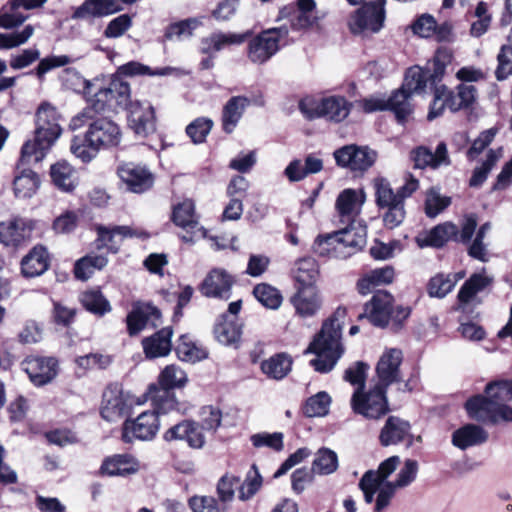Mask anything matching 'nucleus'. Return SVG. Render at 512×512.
Masks as SVG:
<instances>
[{"label": "nucleus", "mask_w": 512, "mask_h": 512, "mask_svg": "<svg viewBox=\"0 0 512 512\" xmlns=\"http://www.w3.org/2000/svg\"><path fill=\"white\" fill-rule=\"evenodd\" d=\"M386 0L364 4L349 20L350 31L355 35H368L381 30L385 20Z\"/></svg>", "instance_id": "nucleus-9"}, {"label": "nucleus", "mask_w": 512, "mask_h": 512, "mask_svg": "<svg viewBox=\"0 0 512 512\" xmlns=\"http://www.w3.org/2000/svg\"><path fill=\"white\" fill-rule=\"evenodd\" d=\"M176 354L181 361L195 363L207 358V351L192 341L187 334L181 335L175 347Z\"/></svg>", "instance_id": "nucleus-44"}, {"label": "nucleus", "mask_w": 512, "mask_h": 512, "mask_svg": "<svg viewBox=\"0 0 512 512\" xmlns=\"http://www.w3.org/2000/svg\"><path fill=\"white\" fill-rule=\"evenodd\" d=\"M403 353L397 348H388L380 356L375 371V385L386 389L396 385L399 392H412L417 386V379L411 376L406 381L402 378L400 366Z\"/></svg>", "instance_id": "nucleus-6"}, {"label": "nucleus", "mask_w": 512, "mask_h": 512, "mask_svg": "<svg viewBox=\"0 0 512 512\" xmlns=\"http://www.w3.org/2000/svg\"><path fill=\"white\" fill-rule=\"evenodd\" d=\"M50 175L54 185L63 192H72L78 184L75 169L66 161L52 165Z\"/></svg>", "instance_id": "nucleus-38"}, {"label": "nucleus", "mask_w": 512, "mask_h": 512, "mask_svg": "<svg viewBox=\"0 0 512 512\" xmlns=\"http://www.w3.org/2000/svg\"><path fill=\"white\" fill-rule=\"evenodd\" d=\"M474 16L477 20L471 23L470 34L473 37L479 38L488 31L492 21L487 3L480 1L475 8Z\"/></svg>", "instance_id": "nucleus-57"}, {"label": "nucleus", "mask_w": 512, "mask_h": 512, "mask_svg": "<svg viewBox=\"0 0 512 512\" xmlns=\"http://www.w3.org/2000/svg\"><path fill=\"white\" fill-rule=\"evenodd\" d=\"M234 282V277L225 269L214 268L204 278L200 291L205 297L227 300Z\"/></svg>", "instance_id": "nucleus-20"}, {"label": "nucleus", "mask_w": 512, "mask_h": 512, "mask_svg": "<svg viewBox=\"0 0 512 512\" xmlns=\"http://www.w3.org/2000/svg\"><path fill=\"white\" fill-rule=\"evenodd\" d=\"M290 303L296 315L301 318H311L321 310L323 301L318 288L310 286L297 287L295 294L290 298Z\"/></svg>", "instance_id": "nucleus-21"}, {"label": "nucleus", "mask_w": 512, "mask_h": 512, "mask_svg": "<svg viewBox=\"0 0 512 512\" xmlns=\"http://www.w3.org/2000/svg\"><path fill=\"white\" fill-rule=\"evenodd\" d=\"M456 284V276L437 274L429 281L428 293L431 297L443 298L453 290Z\"/></svg>", "instance_id": "nucleus-54"}, {"label": "nucleus", "mask_w": 512, "mask_h": 512, "mask_svg": "<svg viewBox=\"0 0 512 512\" xmlns=\"http://www.w3.org/2000/svg\"><path fill=\"white\" fill-rule=\"evenodd\" d=\"M139 461L131 454H115L104 459L100 472L107 476H128L139 471Z\"/></svg>", "instance_id": "nucleus-29"}, {"label": "nucleus", "mask_w": 512, "mask_h": 512, "mask_svg": "<svg viewBox=\"0 0 512 512\" xmlns=\"http://www.w3.org/2000/svg\"><path fill=\"white\" fill-rule=\"evenodd\" d=\"M212 127L213 121L210 118L199 117L186 127V134L194 144H201L205 142Z\"/></svg>", "instance_id": "nucleus-58"}, {"label": "nucleus", "mask_w": 512, "mask_h": 512, "mask_svg": "<svg viewBox=\"0 0 512 512\" xmlns=\"http://www.w3.org/2000/svg\"><path fill=\"white\" fill-rule=\"evenodd\" d=\"M34 33L32 25H26L21 31L0 33V49H11L26 43Z\"/></svg>", "instance_id": "nucleus-61"}, {"label": "nucleus", "mask_w": 512, "mask_h": 512, "mask_svg": "<svg viewBox=\"0 0 512 512\" xmlns=\"http://www.w3.org/2000/svg\"><path fill=\"white\" fill-rule=\"evenodd\" d=\"M486 395H475L465 403L468 416L478 422L499 424L512 422V380H497L485 387Z\"/></svg>", "instance_id": "nucleus-2"}, {"label": "nucleus", "mask_w": 512, "mask_h": 512, "mask_svg": "<svg viewBox=\"0 0 512 512\" xmlns=\"http://www.w3.org/2000/svg\"><path fill=\"white\" fill-rule=\"evenodd\" d=\"M364 197L356 190L345 189L337 197L335 207L339 223L344 227L332 233L318 235L312 245L320 257L346 259L366 244L367 227L359 220Z\"/></svg>", "instance_id": "nucleus-1"}, {"label": "nucleus", "mask_w": 512, "mask_h": 512, "mask_svg": "<svg viewBox=\"0 0 512 512\" xmlns=\"http://www.w3.org/2000/svg\"><path fill=\"white\" fill-rule=\"evenodd\" d=\"M323 169V161L314 154L305 157L304 164L299 159L292 160L284 170V175L290 182H299L311 174H317Z\"/></svg>", "instance_id": "nucleus-31"}, {"label": "nucleus", "mask_w": 512, "mask_h": 512, "mask_svg": "<svg viewBox=\"0 0 512 512\" xmlns=\"http://www.w3.org/2000/svg\"><path fill=\"white\" fill-rule=\"evenodd\" d=\"M362 108L367 113L389 110L394 113L396 120L404 124L413 112L411 102H407L402 91H394L387 99L384 97H369L361 101Z\"/></svg>", "instance_id": "nucleus-11"}, {"label": "nucleus", "mask_w": 512, "mask_h": 512, "mask_svg": "<svg viewBox=\"0 0 512 512\" xmlns=\"http://www.w3.org/2000/svg\"><path fill=\"white\" fill-rule=\"evenodd\" d=\"M251 34L250 31L244 33L216 31L201 40L200 51L203 54H215L230 46L243 44Z\"/></svg>", "instance_id": "nucleus-27"}, {"label": "nucleus", "mask_w": 512, "mask_h": 512, "mask_svg": "<svg viewBox=\"0 0 512 512\" xmlns=\"http://www.w3.org/2000/svg\"><path fill=\"white\" fill-rule=\"evenodd\" d=\"M137 0H85L72 13L74 20L101 18L118 13Z\"/></svg>", "instance_id": "nucleus-18"}, {"label": "nucleus", "mask_w": 512, "mask_h": 512, "mask_svg": "<svg viewBox=\"0 0 512 512\" xmlns=\"http://www.w3.org/2000/svg\"><path fill=\"white\" fill-rule=\"evenodd\" d=\"M61 132L59 114L56 108L49 103L41 104L36 112L35 138L23 145L20 165L40 162L59 138Z\"/></svg>", "instance_id": "nucleus-5"}, {"label": "nucleus", "mask_w": 512, "mask_h": 512, "mask_svg": "<svg viewBox=\"0 0 512 512\" xmlns=\"http://www.w3.org/2000/svg\"><path fill=\"white\" fill-rule=\"evenodd\" d=\"M186 382V373L174 364L166 366L158 377L159 389H168L170 391L183 387Z\"/></svg>", "instance_id": "nucleus-51"}, {"label": "nucleus", "mask_w": 512, "mask_h": 512, "mask_svg": "<svg viewBox=\"0 0 512 512\" xmlns=\"http://www.w3.org/2000/svg\"><path fill=\"white\" fill-rule=\"evenodd\" d=\"M107 87L113 104L112 111H117L118 109L127 110L132 102L130 99L131 89L129 83L116 77L110 81Z\"/></svg>", "instance_id": "nucleus-45"}, {"label": "nucleus", "mask_w": 512, "mask_h": 512, "mask_svg": "<svg viewBox=\"0 0 512 512\" xmlns=\"http://www.w3.org/2000/svg\"><path fill=\"white\" fill-rule=\"evenodd\" d=\"M214 335L222 345L231 346L239 342L241 327L234 319H229L227 314H223L214 327Z\"/></svg>", "instance_id": "nucleus-41"}, {"label": "nucleus", "mask_w": 512, "mask_h": 512, "mask_svg": "<svg viewBox=\"0 0 512 512\" xmlns=\"http://www.w3.org/2000/svg\"><path fill=\"white\" fill-rule=\"evenodd\" d=\"M451 203L449 197L442 196L435 188L427 192L425 200V213L428 217L434 218L446 209Z\"/></svg>", "instance_id": "nucleus-59"}, {"label": "nucleus", "mask_w": 512, "mask_h": 512, "mask_svg": "<svg viewBox=\"0 0 512 512\" xmlns=\"http://www.w3.org/2000/svg\"><path fill=\"white\" fill-rule=\"evenodd\" d=\"M292 361L285 354H276L261 364L262 372L269 378L283 379L291 370Z\"/></svg>", "instance_id": "nucleus-46"}, {"label": "nucleus", "mask_w": 512, "mask_h": 512, "mask_svg": "<svg viewBox=\"0 0 512 512\" xmlns=\"http://www.w3.org/2000/svg\"><path fill=\"white\" fill-rule=\"evenodd\" d=\"M66 73L76 78L79 87H83V94L87 99V107L82 113L71 120L70 127L75 130L83 126L85 119H92L94 113H103L113 109L108 87H98L96 83L86 80L76 69L67 68Z\"/></svg>", "instance_id": "nucleus-7"}, {"label": "nucleus", "mask_w": 512, "mask_h": 512, "mask_svg": "<svg viewBox=\"0 0 512 512\" xmlns=\"http://www.w3.org/2000/svg\"><path fill=\"white\" fill-rule=\"evenodd\" d=\"M393 296L386 290L374 292L371 300L365 305V311L359 315V319L367 318L377 327H385L393 314Z\"/></svg>", "instance_id": "nucleus-17"}, {"label": "nucleus", "mask_w": 512, "mask_h": 512, "mask_svg": "<svg viewBox=\"0 0 512 512\" xmlns=\"http://www.w3.org/2000/svg\"><path fill=\"white\" fill-rule=\"evenodd\" d=\"M347 311L338 307L335 312L324 321L321 330L310 343L307 353H313L316 358L310 361L311 366L319 373L330 372L344 353L342 345V329Z\"/></svg>", "instance_id": "nucleus-3"}, {"label": "nucleus", "mask_w": 512, "mask_h": 512, "mask_svg": "<svg viewBox=\"0 0 512 512\" xmlns=\"http://www.w3.org/2000/svg\"><path fill=\"white\" fill-rule=\"evenodd\" d=\"M160 317V310L151 304H139L134 306L126 317L129 335L135 336L139 334L150 321L153 325H156L154 321L159 320Z\"/></svg>", "instance_id": "nucleus-30"}, {"label": "nucleus", "mask_w": 512, "mask_h": 512, "mask_svg": "<svg viewBox=\"0 0 512 512\" xmlns=\"http://www.w3.org/2000/svg\"><path fill=\"white\" fill-rule=\"evenodd\" d=\"M35 227V222L25 218H14L0 223V241L5 246H18L29 240Z\"/></svg>", "instance_id": "nucleus-24"}, {"label": "nucleus", "mask_w": 512, "mask_h": 512, "mask_svg": "<svg viewBox=\"0 0 512 512\" xmlns=\"http://www.w3.org/2000/svg\"><path fill=\"white\" fill-rule=\"evenodd\" d=\"M173 222L182 228H193L197 225L194 214V203L191 200H185L179 203L173 210Z\"/></svg>", "instance_id": "nucleus-56"}, {"label": "nucleus", "mask_w": 512, "mask_h": 512, "mask_svg": "<svg viewBox=\"0 0 512 512\" xmlns=\"http://www.w3.org/2000/svg\"><path fill=\"white\" fill-rule=\"evenodd\" d=\"M284 435L281 432H274V433H256L253 434L250 437V440L254 447L261 448V447H268L274 451H281L284 448L283 443Z\"/></svg>", "instance_id": "nucleus-62"}, {"label": "nucleus", "mask_w": 512, "mask_h": 512, "mask_svg": "<svg viewBox=\"0 0 512 512\" xmlns=\"http://www.w3.org/2000/svg\"><path fill=\"white\" fill-rule=\"evenodd\" d=\"M255 298L267 309L277 310L283 301L280 291L266 283L258 284L253 289Z\"/></svg>", "instance_id": "nucleus-50"}, {"label": "nucleus", "mask_w": 512, "mask_h": 512, "mask_svg": "<svg viewBox=\"0 0 512 512\" xmlns=\"http://www.w3.org/2000/svg\"><path fill=\"white\" fill-rule=\"evenodd\" d=\"M406 440H408V446H410L412 444L410 423L397 416H389L380 431V444L388 447Z\"/></svg>", "instance_id": "nucleus-25"}, {"label": "nucleus", "mask_w": 512, "mask_h": 512, "mask_svg": "<svg viewBox=\"0 0 512 512\" xmlns=\"http://www.w3.org/2000/svg\"><path fill=\"white\" fill-rule=\"evenodd\" d=\"M127 111L129 128L140 138H146L156 131V117L152 105L135 100Z\"/></svg>", "instance_id": "nucleus-14"}, {"label": "nucleus", "mask_w": 512, "mask_h": 512, "mask_svg": "<svg viewBox=\"0 0 512 512\" xmlns=\"http://www.w3.org/2000/svg\"><path fill=\"white\" fill-rule=\"evenodd\" d=\"M443 88V94L446 100L447 108L452 112H457L461 109L470 107L476 100V88L472 84H460L456 88V92L450 91L445 85H440Z\"/></svg>", "instance_id": "nucleus-35"}, {"label": "nucleus", "mask_w": 512, "mask_h": 512, "mask_svg": "<svg viewBox=\"0 0 512 512\" xmlns=\"http://www.w3.org/2000/svg\"><path fill=\"white\" fill-rule=\"evenodd\" d=\"M331 397L321 391L307 399L303 411L307 417H321L329 412Z\"/></svg>", "instance_id": "nucleus-53"}, {"label": "nucleus", "mask_w": 512, "mask_h": 512, "mask_svg": "<svg viewBox=\"0 0 512 512\" xmlns=\"http://www.w3.org/2000/svg\"><path fill=\"white\" fill-rule=\"evenodd\" d=\"M80 300L86 310L100 316L111 310L109 301L99 290H88L83 292Z\"/></svg>", "instance_id": "nucleus-52"}, {"label": "nucleus", "mask_w": 512, "mask_h": 512, "mask_svg": "<svg viewBox=\"0 0 512 512\" xmlns=\"http://www.w3.org/2000/svg\"><path fill=\"white\" fill-rule=\"evenodd\" d=\"M337 165L349 168L351 171H365L376 160V152L367 147L347 145L334 152Z\"/></svg>", "instance_id": "nucleus-19"}, {"label": "nucleus", "mask_w": 512, "mask_h": 512, "mask_svg": "<svg viewBox=\"0 0 512 512\" xmlns=\"http://www.w3.org/2000/svg\"><path fill=\"white\" fill-rule=\"evenodd\" d=\"M386 392L375 384L367 391L356 388L350 401L353 412L370 420L382 418L390 411Z\"/></svg>", "instance_id": "nucleus-8"}, {"label": "nucleus", "mask_w": 512, "mask_h": 512, "mask_svg": "<svg viewBox=\"0 0 512 512\" xmlns=\"http://www.w3.org/2000/svg\"><path fill=\"white\" fill-rule=\"evenodd\" d=\"M457 237L458 227L451 222H445L432 228L426 235L418 237L417 243L420 247L441 248L449 240H455Z\"/></svg>", "instance_id": "nucleus-34"}, {"label": "nucleus", "mask_w": 512, "mask_h": 512, "mask_svg": "<svg viewBox=\"0 0 512 512\" xmlns=\"http://www.w3.org/2000/svg\"><path fill=\"white\" fill-rule=\"evenodd\" d=\"M394 279V269L390 266L371 270L357 283L360 294L367 295L376 286L389 284Z\"/></svg>", "instance_id": "nucleus-40"}, {"label": "nucleus", "mask_w": 512, "mask_h": 512, "mask_svg": "<svg viewBox=\"0 0 512 512\" xmlns=\"http://www.w3.org/2000/svg\"><path fill=\"white\" fill-rule=\"evenodd\" d=\"M493 281L485 271L472 274L460 288L457 298L460 303L466 304L479 292L483 291Z\"/></svg>", "instance_id": "nucleus-42"}, {"label": "nucleus", "mask_w": 512, "mask_h": 512, "mask_svg": "<svg viewBox=\"0 0 512 512\" xmlns=\"http://www.w3.org/2000/svg\"><path fill=\"white\" fill-rule=\"evenodd\" d=\"M288 34L285 28H271L262 31L253 37L248 44V58L256 64H263L274 56L279 48L280 41Z\"/></svg>", "instance_id": "nucleus-10"}, {"label": "nucleus", "mask_w": 512, "mask_h": 512, "mask_svg": "<svg viewBox=\"0 0 512 512\" xmlns=\"http://www.w3.org/2000/svg\"><path fill=\"white\" fill-rule=\"evenodd\" d=\"M445 68L441 65H435L434 71L423 69L419 66L410 67L406 74L401 88L396 91H402L406 101L410 102V98L414 93H422L429 84L434 88L441 81Z\"/></svg>", "instance_id": "nucleus-12"}, {"label": "nucleus", "mask_w": 512, "mask_h": 512, "mask_svg": "<svg viewBox=\"0 0 512 512\" xmlns=\"http://www.w3.org/2000/svg\"><path fill=\"white\" fill-rule=\"evenodd\" d=\"M145 396L153 402V411L157 413V416L160 413L165 414L178 407L174 392L168 389H159L155 385H151Z\"/></svg>", "instance_id": "nucleus-43"}, {"label": "nucleus", "mask_w": 512, "mask_h": 512, "mask_svg": "<svg viewBox=\"0 0 512 512\" xmlns=\"http://www.w3.org/2000/svg\"><path fill=\"white\" fill-rule=\"evenodd\" d=\"M249 103L244 96H233L227 101L222 111V127L226 133L234 131Z\"/></svg>", "instance_id": "nucleus-36"}, {"label": "nucleus", "mask_w": 512, "mask_h": 512, "mask_svg": "<svg viewBox=\"0 0 512 512\" xmlns=\"http://www.w3.org/2000/svg\"><path fill=\"white\" fill-rule=\"evenodd\" d=\"M199 25L200 21L196 18H189L173 23L167 27L165 37L169 40L190 37Z\"/></svg>", "instance_id": "nucleus-60"}, {"label": "nucleus", "mask_w": 512, "mask_h": 512, "mask_svg": "<svg viewBox=\"0 0 512 512\" xmlns=\"http://www.w3.org/2000/svg\"><path fill=\"white\" fill-rule=\"evenodd\" d=\"M160 427L155 411H144L135 419H127L122 427V440L132 443L134 440H152Z\"/></svg>", "instance_id": "nucleus-13"}, {"label": "nucleus", "mask_w": 512, "mask_h": 512, "mask_svg": "<svg viewBox=\"0 0 512 512\" xmlns=\"http://www.w3.org/2000/svg\"><path fill=\"white\" fill-rule=\"evenodd\" d=\"M97 231V242L100 244L97 245V247L100 246H108L109 250L116 253L118 251V246H114V238L119 236L122 239L129 238V226L122 225V226H112V227H106L103 225L96 226Z\"/></svg>", "instance_id": "nucleus-49"}, {"label": "nucleus", "mask_w": 512, "mask_h": 512, "mask_svg": "<svg viewBox=\"0 0 512 512\" xmlns=\"http://www.w3.org/2000/svg\"><path fill=\"white\" fill-rule=\"evenodd\" d=\"M319 275V265L312 257L300 258L294 264L293 277L298 287L315 286Z\"/></svg>", "instance_id": "nucleus-37"}, {"label": "nucleus", "mask_w": 512, "mask_h": 512, "mask_svg": "<svg viewBox=\"0 0 512 512\" xmlns=\"http://www.w3.org/2000/svg\"><path fill=\"white\" fill-rule=\"evenodd\" d=\"M497 68L495 77L498 81H503L512 76V48L502 45L497 55Z\"/></svg>", "instance_id": "nucleus-64"}, {"label": "nucleus", "mask_w": 512, "mask_h": 512, "mask_svg": "<svg viewBox=\"0 0 512 512\" xmlns=\"http://www.w3.org/2000/svg\"><path fill=\"white\" fill-rule=\"evenodd\" d=\"M122 132L114 121L102 117L89 123L84 136L76 135L71 142V152L84 163L90 162L101 149L118 146Z\"/></svg>", "instance_id": "nucleus-4"}, {"label": "nucleus", "mask_w": 512, "mask_h": 512, "mask_svg": "<svg viewBox=\"0 0 512 512\" xmlns=\"http://www.w3.org/2000/svg\"><path fill=\"white\" fill-rule=\"evenodd\" d=\"M313 471L318 475H330L338 469V456L329 448H320L312 462Z\"/></svg>", "instance_id": "nucleus-47"}, {"label": "nucleus", "mask_w": 512, "mask_h": 512, "mask_svg": "<svg viewBox=\"0 0 512 512\" xmlns=\"http://www.w3.org/2000/svg\"><path fill=\"white\" fill-rule=\"evenodd\" d=\"M487 439V431L476 424H466L452 434V444L461 450L483 444Z\"/></svg>", "instance_id": "nucleus-33"}, {"label": "nucleus", "mask_w": 512, "mask_h": 512, "mask_svg": "<svg viewBox=\"0 0 512 512\" xmlns=\"http://www.w3.org/2000/svg\"><path fill=\"white\" fill-rule=\"evenodd\" d=\"M172 327H164L142 340V347L146 358L156 359L169 355L172 349Z\"/></svg>", "instance_id": "nucleus-28"}, {"label": "nucleus", "mask_w": 512, "mask_h": 512, "mask_svg": "<svg viewBox=\"0 0 512 512\" xmlns=\"http://www.w3.org/2000/svg\"><path fill=\"white\" fill-rule=\"evenodd\" d=\"M146 400H144L145 402ZM142 404L143 401L135 400L129 393H125L118 387L108 388L103 393V406L101 408V416L109 421L114 422L120 417L129 413L133 403Z\"/></svg>", "instance_id": "nucleus-16"}, {"label": "nucleus", "mask_w": 512, "mask_h": 512, "mask_svg": "<svg viewBox=\"0 0 512 512\" xmlns=\"http://www.w3.org/2000/svg\"><path fill=\"white\" fill-rule=\"evenodd\" d=\"M48 0H9L0 10V27L12 29L21 25L26 16L17 12L19 8L33 10L41 8Z\"/></svg>", "instance_id": "nucleus-26"}, {"label": "nucleus", "mask_w": 512, "mask_h": 512, "mask_svg": "<svg viewBox=\"0 0 512 512\" xmlns=\"http://www.w3.org/2000/svg\"><path fill=\"white\" fill-rule=\"evenodd\" d=\"M374 186L376 203L379 207L385 208L395 205L398 202H403L399 193H394L390 183L386 179H376Z\"/></svg>", "instance_id": "nucleus-55"}, {"label": "nucleus", "mask_w": 512, "mask_h": 512, "mask_svg": "<svg viewBox=\"0 0 512 512\" xmlns=\"http://www.w3.org/2000/svg\"><path fill=\"white\" fill-rule=\"evenodd\" d=\"M118 175L126 184L128 190L134 193H142L153 185V175L144 166L134 163H124L118 167Z\"/></svg>", "instance_id": "nucleus-23"}, {"label": "nucleus", "mask_w": 512, "mask_h": 512, "mask_svg": "<svg viewBox=\"0 0 512 512\" xmlns=\"http://www.w3.org/2000/svg\"><path fill=\"white\" fill-rule=\"evenodd\" d=\"M57 362L51 357L32 356L22 363L23 370L36 386H42L52 381L56 374Z\"/></svg>", "instance_id": "nucleus-22"}, {"label": "nucleus", "mask_w": 512, "mask_h": 512, "mask_svg": "<svg viewBox=\"0 0 512 512\" xmlns=\"http://www.w3.org/2000/svg\"><path fill=\"white\" fill-rule=\"evenodd\" d=\"M352 104L342 96L322 98V118L339 123L350 114Z\"/></svg>", "instance_id": "nucleus-39"}, {"label": "nucleus", "mask_w": 512, "mask_h": 512, "mask_svg": "<svg viewBox=\"0 0 512 512\" xmlns=\"http://www.w3.org/2000/svg\"><path fill=\"white\" fill-rule=\"evenodd\" d=\"M14 193L18 198H30L38 189L39 178L30 169H23L13 182Z\"/></svg>", "instance_id": "nucleus-48"}, {"label": "nucleus", "mask_w": 512, "mask_h": 512, "mask_svg": "<svg viewBox=\"0 0 512 512\" xmlns=\"http://www.w3.org/2000/svg\"><path fill=\"white\" fill-rule=\"evenodd\" d=\"M48 268L49 254L43 246H35L21 261V272L26 278L40 276Z\"/></svg>", "instance_id": "nucleus-32"}, {"label": "nucleus", "mask_w": 512, "mask_h": 512, "mask_svg": "<svg viewBox=\"0 0 512 512\" xmlns=\"http://www.w3.org/2000/svg\"><path fill=\"white\" fill-rule=\"evenodd\" d=\"M410 159L413 162V167L421 170H437L441 167H448L452 163L447 144L443 141L437 144L434 151L425 145L413 148L410 152Z\"/></svg>", "instance_id": "nucleus-15"}, {"label": "nucleus", "mask_w": 512, "mask_h": 512, "mask_svg": "<svg viewBox=\"0 0 512 512\" xmlns=\"http://www.w3.org/2000/svg\"><path fill=\"white\" fill-rule=\"evenodd\" d=\"M262 485V477L255 464L252 465L251 470L247 473L246 479L239 488V498L241 500H248L253 497Z\"/></svg>", "instance_id": "nucleus-63"}]
</instances>
